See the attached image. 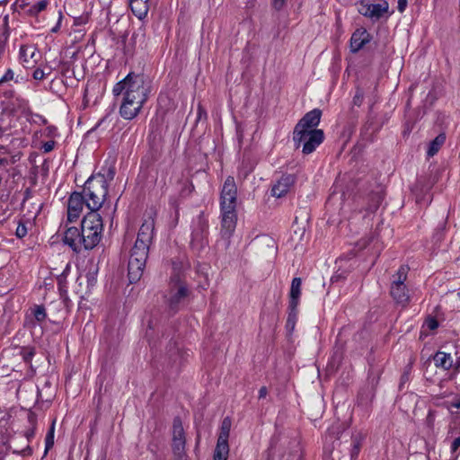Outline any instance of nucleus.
Segmentation results:
<instances>
[{"label": "nucleus", "instance_id": "nucleus-64", "mask_svg": "<svg viewBox=\"0 0 460 460\" xmlns=\"http://www.w3.org/2000/svg\"><path fill=\"white\" fill-rule=\"evenodd\" d=\"M7 163V159L6 158H0V164L4 165Z\"/></svg>", "mask_w": 460, "mask_h": 460}, {"label": "nucleus", "instance_id": "nucleus-43", "mask_svg": "<svg viewBox=\"0 0 460 460\" xmlns=\"http://www.w3.org/2000/svg\"><path fill=\"white\" fill-rule=\"evenodd\" d=\"M14 73L11 68H8L4 75L0 78V85L4 83L9 82L13 79Z\"/></svg>", "mask_w": 460, "mask_h": 460}, {"label": "nucleus", "instance_id": "nucleus-24", "mask_svg": "<svg viewBox=\"0 0 460 460\" xmlns=\"http://www.w3.org/2000/svg\"><path fill=\"white\" fill-rule=\"evenodd\" d=\"M301 278H294L291 282L290 293H289V304L293 307H297L299 304V298L301 296Z\"/></svg>", "mask_w": 460, "mask_h": 460}, {"label": "nucleus", "instance_id": "nucleus-13", "mask_svg": "<svg viewBox=\"0 0 460 460\" xmlns=\"http://www.w3.org/2000/svg\"><path fill=\"white\" fill-rule=\"evenodd\" d=\"M185 432L181 419L179 416L174 417L172 421V450L174 454L180 455L185 447Z\"/></svg>", "mask_w": 460, "mask_h": 460}, {"label": "nucleus", "instance_id": "nucleus-31", "mask_svg": "<svg viewBox=\"0 0 460 460\" xmlns=\"http://www.w3.org/2000/svg\"><path fill=\"white\" fill-rule=\"evenodd\" d=\"M54 433H55V420L52 421L45 438V452L46 456L49 449L54 446Z\"/></svg>", "mask_w": 460, "mask_h": 460}, {"label": "nucleus", "instance_id": "nucleus-57", "mask_svg": "<svg viewBox=\"0 0 460 460\" xmlns=\"http://www.w3.org/2000/svg\"><path fill=\"white\" fill-rule=\"evenodd\" d=\"M268 394V389L266 386H261L259 390V399L265 398Z\"/></svg>", "mask_w": 460, "mask_h": 460}, {"label": "nucleus", "instance_id": "nucleus-42", "mask_svg": "<svg viewBox=\"0 0 460 460\" xmlns=\"http://www.w3.org/2000/svg\"><path fill=\"white\" fill-rule=\"evenodd\" d=\"M425 324L431 331L436 330L438 327V320L435 317H432V316H429L426 319Z\"/></svg>", "mask_w": 460, "mask_h": 460}, {"label": "nucleus", "instance_id": "nucleus-38", "mask_svg": "<svg viewBox=\"0 0 460 460\" xmlns=\"http://www.w3.org/2000/svg\"><path fill=\"white\" fill-rule=\"evenodd\" d=\"M435 419H436V411L429 410L427 414L426 420H425V424L430 430H432L434 429Z\"/></svg>", "mask_w": 460, "mask_h": 460}, {"label": "nucleus", "instance_id": "nucleus-61", "mask_svg": "<svg viewBox=\"0 0 460 460\" xmlns=\"http://www.w3.org/2000/svg\"><path fill=\"white\" fill-rule=\"evenodd\" d=\"M409 379V374L407 372L403 373L401 377V383L403 384L404 382L408 381Z\"/></svg>", "mask_w": 460, "mask_h": 460}, {"label": "nucleus", "instance_id": "nucleus-2", "mask_svg": "<svg viewBox=\"0 0 460 460\" xmlns=\"http://www.w3.org/2000/svg\"><path fill=\"white\" fill-rule=\"evenodd\" d=\"M90 212H97L108 195V184L100 175H92L84 185L83 191Z\"/></svg>", "mask_w": 460, "mask_h": 460}, {"label": "nucleus", "instance_id": "nucleus-25", "mask_svg": "<svg viewBox=\"0 0 460 460\" xmlns=\"http://www.w3.org/2000/svg\"><path fill=\"white\" fill-rule=\"evenodd\" d=\"M48 4H49V0H40L31 5H30L28 4H24L22 2V4H21V7L24 10V12L27 14H29L31 16H36L40 12L44 11L47 8Z\"/></svg>", "mask_w": 460, "mask_h": 460}, {"label": "nucleus", "instance_id": "nucleus-62", "mask_svg": "<svg viewBox=\"0 0 460 460\" xmlns=\"http://www.w3.org/2000/svg\"><path fill=\"white\" fill-rule=\"evenodd\" d=\"M373 240V236L368 237L367 240H363L364 243L362 247H366L368 243H370Z\"/></svg>", "mask_w": 460, "mask_h": 460}, {"label": "nucleus", "instance_id": "nucleus-35", "mask_svg": "<svg viewBox=\"0 0 460 460\" xmlns=\"http://www.w3.org/2000/svg\"><path fill=\"white\" fill-rule=\"evenodd\" d=\"M35 55L36 49L33 47L22 46L20 49V58L25 63L29 62L28 57L34 58Z\"/></svg>", "mask_w": 460, "mask_h": 460}, {"label": "nucleus", "instance_id": "nucleus-50", "mask_svg": "<svg viewBox=\"0 0 460 460\" xmlns=\"http://www.w3.org/2000/svg\"><path fill=\"white\" fill-rule=\"evenodd\" d=\"M363 93L360 91H358L353 97V104L359 107L363 102Z\"/></svg>", "mask_w": 460, "mask_h": 460}, {"label": "nucleus", "instance_id": "nucleus-7", "mask_svg": "<svg viewBox=\"0 0 460 460\" xmlns=\"http://www.w3.org/2000/svg\"><path fill=\"white\" fill-rule=\"evenodd\" d=\"M236 208H220L221 210V229L220 234L221 237L226 241V247L230 244V238L233 235L236 222H237V214Z\"/></svg>", "mask_w": 460, "mask_h": 460}, {"label": "nucleus", "instance_id": "nucleus-4", "mask_svg": "<svg viewBox=\"0 0 460 460\" xmlns=\"http://www.w3.org/2000/svg\"><path fill=\"white\" fill-rule=\"evenodd\" d=\"M190 295L189 286L181 275L170 277L167 299L170 311L173 313L178 312Z\"/></svg>", "mask_w": 460, "mask_h": 460}, {"label": "nucleus", "instance_id": "nucleus-52", "mask_svg": "<svg viewBox=\"0 0 460 460\" xmlns=\"http://www.w3.org/2000/svg\"><path fill=\"white\" fill-rule=\"evenodd\" d=\"M460 448V437L454 439L451 444V453L455 454Z\"/></svg>", "mask_w": 460, "mask_h": 460}, {"label": "nucleus", "instance_id": "nucleus-34", "mask_svg": "<svg viewBox=\"0 0 460 460\" xmlns=\"http://www.w3.org/2000/svg\"><path fill=\"white\" fill-rule=\"evenodd\" d=\"M131 78H132V76L128 74L124 79L118 82L113 87V90H112L113 94L115 96H119L121 93L124 94V92L127 91V82L130 81Z\"/></svg>", "mask_w": 460, "mask_h": 460}, {"label": "nucleus", "instance_id": "nucleus-47", "mask_svg": "<svg viewBox=\"0 0 460 460\" xmlns=\"http://www.w3.org/2000/svg\"><path fill=\"white\" fill-rule=\"evenodd\" d=\"M9 37V31L8 28H5V30L3 31L1 38H0V51L3 52L4 49V44L6 43Z\"/></svg>", "mask_w": 460, "mask_h": 460}, {"label": "nucleus", "instance_id": "nucleus-53", "mask_svg": "<svg viewBox=\"0 0 460 460\" xmlns=\"http://www.w3.org/2000/svg\"><path fill=\"white\" fill-rule=\"evenodd\" d=\"M219 451H214V460H227L228 453H223L220 451V454L218 456Z\"/></svg>", "mask_w": 460, "mask_h": 460}, {"label": "nucleus", "instance_id": "nucleus-6", "mask_svg": "<svg viewBox=\"0 0 460 460\" xmlns=\"http://www.w3.org/2000/svg\"><path fill=\"white\" fill-rule=\"evenodd\" d=\"M324 133L323 129H314L304 131L302 134L296 135V131H293V141L296 148H299L302 145V153L304 155L312 154L323 142Z\"/></svg>", "mask_w": 460, "mask_h": 460}, {"label": "nucleus", "instance_id": "nucleus-3", "mask_svg": "<svg viewBox=\"0 0 460 460\" xmlns=\"http://www.w3.org/2000/svg\"><path fill=\"white\" fill-rule=\"evenodd\" d=\"M102 219L98 212L87 213L81 223V235L84 250L93 249L102 239Z\"/></svg>", "mask_w": 460, "mask_h": 460}, {"label": "nucleus", "instance_id": "nucleus-19", "mask_svg": "<svg viewBox=\"0 0 460 460\" xmlns=\"http://www.w3.org/2000/svg\"><path fill=\"white\" fill-rule=\"evenodd\" d=\"M296 178L292 174H284L281 178L272 186L271 194L274 197H284L290 190L291 186L295 183Z\"/></svg>", "mask_w": 460, "mask_h": 460}, {"label": "nucleus", "instance_id": "nucleus-46", "mask_svg": "<svg viewBox=\"0 0 460 460\" xmlns=\"http://www.w3.org/2000/svg\"><path fill=\"white\" fill-rule=\"evenodd\" d=\"M27 420H28L30 426L36 427L37 426V415H36V413L30 410L27 412Z\"/></svg>", "mask_w": 460, "mask_h": 460}, {"label": "nucleus", "instance_id": "nucleus-27", "mask_svg": "<svg viewBox=\"0 0 460 460\" xmlns=\"http://www.w3.org/2000/svg\"><path fill=\"white\" fill-rule=\"evenodd\" d=\"M446 141V135L444 133L438 134L430 143L429 146V149L427 151L428 156H433L435 155L440 147L443 146V144Z\"/></svg>", "mask_w": 460, "mask_h": 460}, {"label": "nucleus", "instance_id": "nucleus-37", "mask_svg": "<svg viewBox=\"0 0 460 460\" xmlns=\"http://www.w3.org/2000/svg\"><path fill=\"white\" fill-rule=\"evenodd\" d=\"M95 175H100L105 180V183L109 185V181H111L114 179L115 176V168L114 167H109L105 170V172H98Z\"/></svg>", "mask_w": 460, "mask_h": 460}, {"label": "nucleus", "instance_id": "nucleus-5", "mask_svg": "<svg viewBox=\"0 0 460 460\" xmlns=\"http://www.w3.org/2000/svg\"><path fill=\"white\" fill-rule=\"evenodd\" d=\"M148 253L149 246L135 243L130 251L128 264V277L131 284L137 283L143 276Z\"/></svg>", "mask_w": 460, "mask_h": 460}, {"label": "nucleus", "instance_id": "nucleus-41", "mask_svg": "<svg viewBox=\"0 0 460 460\" xmlns=\"http://www.w3.org/2000/svg\"><path fill=\"white\" fill-rule=\"evenodd\" d=\"M172 272L171 274V277H173L174 275H181L183 279V275L181 273V262L180 261H172Z\"/></svg>", "mask_w": 460, "mask_h": 460}, {"label": "nucleus", "instance_id": "nucleus-58", "mask_svg": "<svg viewBox=\"0 0 460 460\" xmlns=\"http://www.w3.org/2000/svg\"><path fill=\"white\" fill-rule=\"evenodd\" d=\"M23 195H24V198H23L22 203H24L28 199L31 198V190L30 188H27L24 190Z\"/></svg>", "mask_w": 460, "mask_h": 460}, {"label": "nucleus", "instance_id": "nucleus-49", "mask_svg": "<svg viewBox=\"0 0 460 460\" xmlns=\"http://www.w3.org/2000/svg\"><path fill=\"white\" fill-rule=\"evenodd\" d=\"M56 142L54 140H49L42 144L41 149L44 153L51 152L55 147Z\"/></svg>", "mask_w": 460, "mask_h": 460}, {"label": "nucleus", "instance_id": "nucleus-14", "mask_svg": "<svg viewBox=\"0 0 460 460\" xmlns=\"http://www.w3.org/2000/svg\"><path fill=\"white\" fill-rule=\"evenodd\" d=\"M154 233L155 218L153 217H148L143 221L135 243L150 247L153 242Z\"/></svg>", "mask_w": 460, "mask_h": 460}, {"label": "nucleus", "instance_id": "nucleus-51", "mask_svg": "<svg viewBox=\"0 0 460 460\" xmlns=\"http://www.w3.org/2000/svg\"><path fill=\"white\" fill-rule=\"evenodd\" d=\"M286 1L287 0H272L271 5L275 10L280 11L286 4Z\"/></svg>", "mask_w": 460, "mask_h": 460}, {"label": "nucleus", "instance_id": "nucleus-21", "mask_svg": "<svg viewBox=\"0 0 460 460\" xmlns=\"http://www.w3.org/2000/svg\"><path fill=\"white\" fill-rule=\"evenodd\" d=\"M390 295L396 304L406 306L410 301V295L405 284L392 283Z\"/></svg>", "mask_w": 460, "mask_h": 460}, {"label": "nucleus", "instance_id": "nucleus-56", "mask_svg": "<svg viewBox=\"0 0 460 460\" xmlns=\"http://www.w3.org/2000/svg\"><path fill=\"white\" fill-rule=\"evenodd\" d=\"M407 6V0H398L397 9L400 13L404 12Z\"/></svg>", "mask_w": 460, "mask_h": 460}, {"label": "nucleus", "instance_id": "nucleus-23", "mask_svg": "<svg viewBox=\"0 0 460 460\" xmlns=\"http://www.w3.org/2000/svg\"><path fill=\"white\" fill-rule=\"evenodd\" d=\"M129 7L136 17L143 20L149 10V0H129Z\"/></svg>", "mask_w": 460, "mask_h": 460}, {"label": "nucleus", "instance_id": "nucleus-8", "mask_svg": "<svg viewBox=\"0 0 460 460\" xmlns=\"http://www.w3.org/2000/svg\"><path fill=\"white\" fill-rule=\"evenodd\" d=\"M237 188L234 179L228 176L223 185L220 194V208H236Z\"/></svg>", "mask_w": 460, "mask_h": 460}, {"label": "nucleus", "instance_id": "nucleus-59", "mask_svg": "<svg viewBox=\"0 0 460 460\" xmlns=\"http://www.w3.org/2000/svg\"><path fill=\"white\" fill-rule=\"evenodd\" d=\"M61 20H62V15L60 14L57 25L54 28H52V30H51L52 32H57L58 31L60 23H61Z\"/></svg>", "mask_w": 460, "mask_h": 460}, {"label": "nucleus", "instance_id": "nucleus-60", "mask_svg": "<svg viewBox=\"0 0 460 460\" xmlns=\"http://www.w3.org/2000/svg\"><path fill=\"white\" fill-rule=\"evenodd\" d=\"M452 407H455V408H457V409H460V397L459 398H456L452 403H451Z\"/></svg>", "mask_w": 460, "mask_h": 460}, {"label": "nucleus", "instance_id": "nucleus-20", "mask_svg": "<svg viewBox=\"0 0 460 460\" xmlns=\"http://www.w3.org/2000/svg\"><path fill=\"white\" fill-rule=\"evenodd\" d=\"M376 116L372 113V111H369L367 115V119L366 123L361 128L360 136L363 140L367 142H373L375 138V134L379 131L381 126H376L375 123Z\"/></svg>", "mask_w": 460, "mask_h": 460}, {"label": "nucleus", "instance_id": "nucleus-1", "mask_svg": "<svg viewBox=\"0 0 460 460\" xmlns=\"http://www.w3.org/2000/svg\"><path fill=\"white\" fill-rule=\"evenodd\" d=\"M132 76L127 82V91L124 92L119 107V114L125 119H133L141 111L151 92V80L144 73H128Z\"/></svg>", "mask_w": 460, "mask_h": 460}, {"label": "nucleus", "instance_id": "nucleus-48", "mask_svg": "<svg viewBox=\"0 0 460 460\" xmlns=\"http://www.w3.org/2000/svg\"><path fill=\"white\" fill-rule=\"evenodd\" d=\"M46 75H48V74L40 68H36L32 73L33 79L37 81L42 80Z\"/></svg>", "mask_w": 460, "mask_h": 460}, {"label": "nucleus", "instance_id": "nucleus-17", "mask_svg": "<svg viewBox=\"0 0 460 460\" xmlns=\"http://www.w3.org/2000/svg\"><path fill=\"white\" fill-rule=\"evenodd\" d=\"M231 420L229 417H226L221 423L220 433L217 438L215 451H220L223 453H229L228 438L231 429Z\"/></svg>", "mask_w": 460, "mask_h": 460}, {"label": "nucleus", "instance_id": "nucleus-45", "mask_svg": "<svg viewBox=\"0 0 460 460\" xmlns=\"http://www.w3.org/2000/svg\"><path fill=\"white\" fill-rule=\"evenodd\" d=\"M207 117H208V114H207L206 110L200 104H199L198 108H197L196 123H198L201 119H207Z\"/></svg>", "mask_w": 460, "mask_h": 460}, {"label": "nucleus", "instance_id": "nucleus-28", "mask_svg": "<svg viewBox=\"0 0 460 460\" xmlns=\"http://www.w3.org/2000/svg\"><path fill=\"white\" fill-rule=\"evenodd\" d=\"M19 355L22 357L25 364H31L33 357L36 354V349L32 346L20 347Z\"/></svg>", "mask_w": 460, "mask_h": 460}, {"label": "nucleus", "instance_id": "nucleus-10", "mask_svg": "<svg viewBox=\"0 0 460 460\" xmlns=\"http://www.w3.org/2000/svg\"><path fill=\"white\" fill-rule=\"evenodd\" d=\"M47 318L46 308L43 305H33L25 314L23 327L32 331Z\"/></svg>", "mask_w": 460, "mask_h": 460}, {"label": "nucleus", "instance_id": "nucleus-16", "mask_svg": "<svg viewBox=\"0 0 460 460\" xmlns=\"http://www.w3.org/2000/svg\"><path fill=\"white\" fill-rule=\"evenodd\" d=\"M81 230L77 227L71 226L68 227L63 237V242L65 244L68 245L74 252H80L84 248V244L82 242Z\"/></svg>", "mask_w": 460, "mask_h": 460}, {"label": "nucleus", "instance_id": "nucleus-32", "mask_svg": "<svg viewBox=\"0 0 460 460\" xmlns=\"http://www.w3.org/2000/svg\"><path fill=\"white\" fill-rule=\"evenodd\" d=\"M297 307H293L291 304L288 303V316L287 319V328L290 331H293L296 325V316H297Z\"/></svg>", "mask_w": 460, "mask_h": 460}, {"label": "nucleus", "instance_id": "nucleus-22", "mask_svg": "<svg viewBox=\"0 0 460 460\" xmlns=\"http://www.w3.org/2000/svg\"><path fill=\"white\" fill-rule=\"evenodd\" d=\"M453 355L450 352H446L442 350L437 351L433 356L432 359L435 363V366L443 370H450L454 366L453 364Z\"/></svg>", "mask_w": 460, "mask_h": 460}, {"label": "nucleus", "instance_id": "nucleus-44", "mask_svg": "<svg viewBox=\"0 0 460 460\" xmlns=\"http://www.w3.org/2000/svg\"><path fill=\"white\" fill-rule=\"evenodd\" d=\"M169 203L172 208L175 209V221H178L179 218V201L176 197H171L169 199Z\"/></svg>", "mask_w": 460, "mask_h": 460}, {"label": "nucleus", "instance_id": "nucleus-26", "mask_svg": "<svg viewBox=\"0 0 460 460\" xmlns=\"http://www.w3.org/2000/svg\"><path fill=\"white\" fill-rule=\"evenodd\" d=\"M161 159V147L156 145L150 146L146 155L142 158V164L150 166Z\"/></svg>", "mask_w": 460, "mask_h": 460}, {"label": "nucleus", "instance_id": "nucleus-40", "mask_svg": "<svg viewBox=\"0 0 460 460\" xmlns=\"http://www.w3.org/2000/svg\"><path fill=\"white\" fill-rule=\"evenodd\" d=\"M27 233H28V229H27L25 224L19 222L16 231H15L16 236L18 238H22L27 234Z\"/></svg>", "mask_w": 460, "mask_h": 460}, {"label": "nucleus", "instance_id": "nucleus-54", "mask_svg": "<svg viewBox=\"0 0 460 460\" xmlns=\"http://www.w3.org/2000/svg\"><path fill=\"white\" fill-rule=\"evenodd\" d=\"M36 427L30 426L28 429L25 431V437L30 441L35 436Z\"/></svg>", "mask_w": 460, "mask_h": 460}, {"label": "nucleus", "instance_id": "nucleus-33", "mask_svg": "<svg viewBox=\"0 0 460 460\" xmlns=\"http://www.w3.org/2000/svg\"><path fill=\"white\" fill-rule=\"evenodd\" d=\"M409 268L406 265H402L395 275H394V280L392 283L396 284H404L405 280L407 279V274H408Z\"/></svg>", "mask_w": 460, "mask_h": 460}, {"label": "nucleus", "instance_id": "nucleus-36", "mask_svg": "<svg viewBox=\"0 0 460 460\" xmlns=\"http://www.w3.org/2000/svg\"><path fill=\"white\" fill-rule=\"evenodd\" d=\"M457 351L455 353V358H453L454 366L451 367L452 373L450 374L449 379L453 380L456 377L458 374H460V357L457 356Z\"/></svg>", "mask_w": 460, "mask_h": 460}, {"label": "nucleus", "instance_id": "nucleus-15", "mask_svg": "<svg viewBox=\"0 0 460 460\" xmlns=\"http://www.w3.org/2000/svg\"><path fill=\"white\" fill-rule=\"evenodd\" d=\"M372 40L371 34L365 28L357 29L351 35L349 48L352 53L358 52Z\"/></svg>", "mask_w": 460, "mask_h": 460}, {"label": "nucleus", "instance_id": "nucleus-12", "mask_svg": "<svg viewBox=\"0 0 460 460\" xmlns=\"http://www.w3.org/2000/svg\"><path fill=\"white\" fill-rule=\"evenodd\" d=\"M388 10V4H370L368 0H361L358 5V13L366 17L379 20Z\"/></svg>", "mask_w": 460, "mask_h": 460}, {"label": "nucleus", "instance_id": "nucleus-63", "mask_svg": "<svg viewBox=\"0 0 460 460\" xmlns=\"http://www.w3.org/2000/svg\"><path fill=\"white\" fill-rule=\"evenodd\" d=\"M7 153V148L4 146H0V155Z\"/></svg>", "mask_w": 460, "mask_h": 460}, {"label": "nucleus", "instance_id": "nucleus-39", "mask_svg": "<svg viewBox=\"0 0 460 460\" xmlns=\"http://www.w3.org/2000/svg\"><path fill=\"white\" fill-rule=\"evenodd\" d=\"M96 275H97V270H90L86 273L88 287H93L95 285L96 280H97Z\"/></svg>", "mask_w": 460, "mask_h": 460}, {"label": "nucleus", "instance_id": "nucleus-18", "mask_svg": "<svg viewBox=\"0 0 460 460\" xmlns=\"http://www.w3.org/2000/svg\"><path fill=\"white\" fill-rule=\"evenodd\" d=\"M378 383V379H373L371 384H367L363 386L358 394V403L362 407H369L376 396V385Z\"/></svg>", "mask_w": 460, "mask_h": 460}, {"label": "nucleus", "instance_id": "nucleus-55", "mask_svg": "<svg viewBox=\"0 0 460 460\" xmlns=\"http://www.w3.org/2000/svg\"><path fill=\"white\" fill-rule=\"evenodd\" d=\"M49 163L48 160H44L43 164H41L42 175L47 176L49 174Z\"/></svg>", "mask_w": 460, "mask_h": 460}, {"label": "nucleus", "instance_id": "nucleus-11", "mask_svg": "<svg viewBox=\"0 0 460 460\" xmlns=\"http://www.w3.org/2000/svg\"><path fill=\"white\" fill-rule=\"evenodd\" d=\"M86 201L83 193L74 191L71 193L67 202V220L75 222L80 217Z\"/></svg>", "mask_w": 460, "mask_h": 460}, {"label": "nucleus", "instance_id": "nucleus-29", "mask_svg": "<svg viewBox=\"0 0 460 460\" xmlns=\"http://www.w3.org/2000/svg\"><path fill=\"white\" fill-rule=\"evenodd\" d=\"M362 440H363V438L359 434L352 437V438H351V447H352L350 450L351 460L357 459V457L360 452L361 447H362Z\"/></svg>", "mask_w": 460, "mask_h": 460}, {"label": "nucleus", "instance_id": "nucleus-9", "mask_svg": "<svg viewBox=\"0 0 460 460\" xmlns=\"http://www.w3.org/2000/svg\"><path fill=\"white\" fill-rule=\"evenodd\" d=\"M321 117L322 111L318 108L306 112L296 123L293 131H296V135L300 133L303 135L304 131L317 129Z\"/></svg>", "mask_w": 460, "mask_h": 460}, {"label": "nucleus", "instance_id": "nucleus-30", "mask_svg": "<svg viewBox=\"0 0 460 460\" xmlns=\"http://www.w3.org/2000/svg\"><path fill=\"white\" fill-rule=\"evenodd\" d=\"M371 202L367 205V210L369 212H375L380 206L383 197L379 192H371L370 194Z\"/></svg>", "mask_w": 460, "mask_h": 460}]
</instances>
